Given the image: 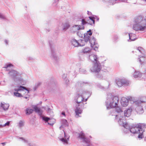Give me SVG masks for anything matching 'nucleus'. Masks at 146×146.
I'll return each mask as SVG.
<instances>
[{
    "instance_id": "obj_14",
    "label": "nucleus",
    "mask_w": 146,
    "mask_h": 146,
    "mask_svg": "<svg viewBox=\"0 0 146 146\" xmlns=\"http://www.w3.org/2000/svg\"><path fill=\"white\" fill-rule=\"evenodd\" d=\"M83 107H81L80 106H77V105H75L74 109L76 117L78 118L81 116V115L82 112V108Z\"/></svg>"
},
{
    "instance_id": "obj_38",
    "label": "nucleus",
    "mask_w": 146,
    "mask_h": 146,
    "mask_svg": "<svg viewBox=\"0 0 146 146\" xmlns=\"http://www.w3.org/2000/svg\"><path fill=\"white\" fill-rule=\"evenodd\" d=\"M19 141H21L25 143H28V141L26 139L23 137H19Z\"/></svg>"
},
{
    "instance_id": "obj_63",
    "label": "nucleus",
    "mask_w": 146,
    "mask_h": 146,
    "mask_svg": "<svg viewBox=\"0 0 146 146\" xmlns=\"http://www.w3.org/2000/svg\"><path fill=\"white\" fill-rule=\"evenodd\" d=\"M98 19H97V20H98Z\"/></svg>"
},
{
    "instance_id": "obj_54",
    "label": "nucleus",
    "mask_w": 146,
    "mask_h": 146,
    "mask_svg": "<svg viewBox=\"0 0 146 146\" xmlns=\"http://www.w3.org/2000/svg\"><path fill=\"white\" fill-rule=\"evenodd\" d=\"M127 34H129V33H127V32H124V33H123V35H124L125 36V35H127Z\"/></svg>"
},
{
    "instance_id": "obj_33",
    "label": "nucleus",
    "mask_w": 146,
    "mask_h": 146,
    "mask_svg": "<svg viewBox=\"0 0 146 146\" xmlns=\"http://www.w3.org/2000/svg\"><path fill=\"white\" fill-rule=\"evenodd\" d=\"M1 106L4 110H6L8 109L9 105V104H6L4 102L1 103Z\"/></svg>"
},
{
    "instance_id": "obj_15",
    "label": "nucleus",
    "mask_w": 146,
    "mask_h": 146,
    "mask_svg": "<svg viewBox=\"0 0 146 146\" xmlns=\"http://www.w3.org/2000/svg\"><path fill=\"white\" fill-rule=\"evenodd\" d=\"M135 105L141 104L146 102V96H141L139 97L138 100L133 102Z\"/></svg>"
},
{
    "instance_id": "obj_52",
    "label": "nucleus",
    "mask_w": 146,
    "mask_h": 146,
    "mask_svg": "<svg viewBox=\"0 0 146 146\" xmlns=\"http://www.w3.org/2000/svg\"><path fill=\"white\" fill-rule=\"evenodd\" d=\"M46 111H48V112H49V111L50 110V108L48 107H47V108H46Z\"/></svg>"
},
{
    "instance_id": "obj_3",
    "label": "nucleus",
    "mask_w": 146,
    "mask_h": 146,
    "mask_svg": "<svg viewBox=\"0 0 146 146\" xmlns=\"http://www.w3.org/2000/svg\"><path fill=\"white\" fill-rule=\"evenodd\" d=\"M101 66L99 62L94 63L90 68L91 72L96 74V76L100 79H105L107 76L110 68H106L101 70Z\"/></svg>"
},
{
    "instance_id": "obj_18",
    "label": "nucleus",
    "mask_w": 146,
    "mask_h": 146,
    "mask_svg": "<svg viewBox=\"0 0 146 146\" xmlns=\"http://www.w3.org/2000/svg\"><path fill=\"white\" fill-rule=\"evenodd\" d=\"M92 33L91 31V30H90L89 31H87V33L84 34V42H87L88 41L90 40V37L92 35Z\"/></svg>"
},
{
    "instance_id": "obj_44",
    "label": "nucleus",
    "mask_w": 146,
    "mask_h": 146,
    "mask_svg": "<svg viewBox=\"0 0 146 146\" xmlns=\"http://www.w3.org/2000/svg\"><path fill=\"white\" fill-rule=\"evenodd\" d=\"M77 35L80 37H83V35L82 34L79 32H76Z\"/></svg>"
},
{
    "instance_id": "obj_40",
    "label": "nucleus",
    "mask_w": 146,
    "mask_h": 146,
    "mask_svg": "<svg viewBox=\"0 0 146 146\" xmlns=\"http://www.w3.org/2000/svg\"><path fill=\"white\" fill-rule=\"evenodd\" d=\"M6 19V17L4 14L0 13V19L1 20H5Z\"/></svg>"
},
{
    "instance_id": "obj_37",
    "label": "nucleus",
    "mask_w": 146,
    "mask_h": 146,
    "mask_svg": "<svg viewBox=\"0 0 146 146\" xmlns=\"http://www.w3.org/2000/svg\"><path fill=\"white\" fill-rule=\"evenodd\" d=\"M88 21L86 22L84 19H83L81 20V25L80 26H82L84 27V26L88 24Z\"/></svg>"
},
{
    "instance_id": "obj_42",
    "label": "nucleus",
    "mask_w": 146,
    "mask_h": 146,
    "mask_svg": "<svg viewBox=\"0 0 146 146\" xmlns=\"http://www.w3.org/2000/svg\"><path fill=\"white\" fill-rule=\"evenodd\" d=\"M10 122L9 121H8L7 123H6L3 125H0V127H4L7 125L8 126L10 124Z\"/></svg>"
},
{
    "instance_id": "obj_29",
    "label": "nucleus",
    "mask_w": 146,
    "mask_h": 146,
    "mask_svg": "<svg viewBox=\"0 0 146 146\" xmlns=\"http://www.w3.org/2000/svg\"><path fill=\"white\" fill-rule=\"evenodd\" d=\"M68 126V123L67 120L64 119H62L61 121V125L60 127V129H62L64 127Z\"/></svg>"
},
{
    "instance_id": "obj_62",
    "label": "nucleus",
    "mask_w": 146,
    "mask_h": 146,
    "mask_svg": "<svg viewBox=\"0 0 146 146\" xmlns=\"http://www.w3.org/2000/svg\"><path fill=\"white\" fill-rule=\"evenodd\" d=\"M83 84H84V82H83Z\"/></svg>"
},
{
    "instance_id": "obj_39",
    "label": "nucleus",
    "mask_w": 146,
    "mask_h": 146,
    "mask_svg": "<svg viewBox=\"0 0 146 146\" xmlns=\"http://www.w3.org/2000/svg\"><path fill=\"white\" fill-rule=\"evenodd\" d=\"M119 0H110V3L111 5H113L118 1Z\"/></svg>"
},
{
    "instance_id": "obj_21",
    "label": "nucleus",
    "mask_w": 146,
    "mask_h": 146,
    "mask_svg": "<svg viewBox=\"0 0 146 146\" xmlns=\"http://www.w3.org/2000/svg\"><path fill=\"white\" fill-rule=\"evenodd\" d=\"M136 105L137 106V107L135 108V110L137 113L139 114L143 113L144 111L141 104Z\"/></svg>"
},
{
    "instance_id": "obj_51",
    "label": "nucleus",
    "mask_w": 146,
    "mask_h": 146,
    "mask_svg": "<svg viewBox=\"0 0 146 146\" xmlns=\"http://www.w3.org/2000/svg\"><path fill=\"white\" fill-rule=\"evenodd\" d=\"M98 87L100 89H102L104 90H105L103 86H102L100 85H99V86H98Z\"/></svg>"
},
{
    "instance_id": "obj_47",
    "label": "nucleus",
    "mask_w": 146,
    "mask_h": 146,
    "mask_svg": "<svg viewBox=\"0 0 146 146\" xmlns=\"http://www.w3.org/2000/svg\"><path fill=\"white\" fill-rule=\"evenodd\" d=\"M64 80L65 81V83L66 85H67L69 83V80L68 79H66V80Z\"/></svg>"
},
{
    "instance_id": "obj_49",
    "label": "nucleus",
    "mask_w": 146,
    "mask_h": 146,
    "mask_svg": "<svg viewBox=\"0 0 146 146\" xmlns=\"http://www.w3.org/2000/svg\"><path fill=\"white\" fill-rule=\"evenodd\" d=\"M27 59L29 60H33L34 59V58L32 57L29 56L27 58Z\"/></svg>"
},
{
    "instance_id": "obj_60",
    "label": "nucleus",
    "mask_w": 146,
    "mask_h": 146,
    "mask_svg": "<svg viewBox=\"0 0 146 146\" xmlns=\"http://www.w3.org/2000/svg\"><path fill=\"white\" fill-rule=\"evenodd\" d=\"M55 0V2H57L58 1V0Z\"/></svg>"
},
{
    "instance_id": "obj_8",
    "label": "nucleus",
    "mask_w": 146,
    "mask_h": 146,
    "mask_svg": "<svg viewBox=\"0 0 146 146\" xmlns=\"http://www.w3.org/2000/svg\"><path fill=\"white\" fill-rule=\"evenodd\" d=\"M69 138V136L66 134L63 130L62 131V134H60L58 137L59 141L63 144L65 145L68 144Z\"/></svg>"
},
{
    "instance_id": "obj_13",
    "label": "nucleus",
    "mask_w": 146,
    "mask_h": 146,
    "mask_svg": "<svg viewBox=\"0 0 146 146\" xmlns=\"http://www.w3.org/2000/svg\"><path fill=\"white\" fill-rule=\"evenodd\" d=\"M84 27L80 26L79 25H74L70 29V31L71 33H74L77 32L79 30H83Z\"/></svg>"
},
{
    "instance_id": "obj_6",
    "label": "nucleus",
    "mask_w": 146,
    "mask_h": 146,
    "mask_svg": "<svg viewBox=\"0 0 146 146\" xmlns=\"http://www.w3.org/2000/svg\"><path fill=\"white\" fill-rule=\"evenodd\" d=\"M127 124V126L128 127L127 128L124 127V129L123 131L125 133H127L130 131V132L134 134L135 135L137 136V138L139 140H140L144 137L143 134V131L139 127V125L137 124L134 125L132 126L131 128H129L128 124L124 121V124L125 123Z\"/></svg>"
},
{
    "instance_id": "obj_11",
    "label": "nucleus",
    "mask_w": 146,
    "mask_h": 146,
    "mask_svg": "<svg viewBox=\"0 0 146 146\" xmlns=\"http://www.w3.org/2000/svg\"><path fill=\"white\" fill-rule=\"evenodd\" d=\"M116 84L119 87H121L123 85H128L129 81L124 78H119L116 80Z\"/></svg>"
},
{
    "instance_id": "obj_34",
    "label": "nucleus",
    "mask_w": 146,
    "mask_h": 146,
    "mask_svg": "<svg viewBox=\"0 0 146 146\" xmlns=\"http://www.w3.org/2000/svg\"><path fill=\"white\" fill-rule=\"evenodd\" d=\"M138 125H139V127L143 131V133L145 132V128L146 127V124L145 123H138L137 124Z\"/></svg>"
},
{
    "instance_id": "obj_1",
    "label": "nucleus",
    "mask_w": 146,
    "mask_h": 146,
    "mask_svg": "<svg viewBox=\"0 0 146 146\" xmlns=\"http://www.w3.org/2000/svg\"><path fill=\"white\" fill-rule=\"evenodd\" d=\"M92 92L86 91L84 89H80L76 95L74 99L75 105L84 107V105L86 104V102L91 95Z\"/></svg>"
},
{
    "instance_id": "obj_27",
    "label": "nucleus",
    "mask_w": 146,
    "mask_h": 146,
    "mask_svg": "<svg viewBox=\"0 0 146 146\" xmlns=\"http://www.w3.org/2000/svg\"><path fill=\"white\" fill-rule=\"evenodd\" d=\"M21 90V92L22 93V94L23 96H28L29 93V91L27 90L25 87H24L23 88H22Z\"/></svg>"
},
{
    "instance_id": "obj_43",
    "label": "nucleus",
    "mask_w": 146,
    "mask_h": 146,
    "mask_svg": "<svg viewBox=\"0 0 146 146\" xmlns=\"http://www.w3.org/2000/svg\"><path fill=\"white\" fill-rule=\"evenodd\" d=\"M79 71L82 73L84 74L86 72V70L84 69H80Z\"/></svg>"
},
{
    "instance_id": "obj_36",
    "label": "nucleus",
    "mask_w": 146,
    "mask_h": 146,
    "mask_svg": "<svg viewBox=\"0 0 146 146\" xmlns=\"http://www.w3.org/2000/svg\"><path fill=\"white\" fill-rule=\"evenodd\" d=\"M91 50V49L90 48L86 47L83 50V52L84 53H87L90 52Z\"/></svg>"
},
{
    "instance_id": "obj_35",
    "label": "nucleus",
    "mask_w": 146,
    "mask_h": 146,
    "mask_svg": "<svg viewBox=\"0 0 146 146\" xmlns=\"http://www.w3.org/2000/svg\"><path fill=\"white\" fill-rule=\"evenodd\" d=\"M33 111V110L29 108H27L26 109V114L27 115H29L32 113Z\"/></svg>"
},
{
    "instance_id": "obj_50",
    "label": "nucleus",
    "mask_w": 146,
    "mask_h": 146,
    "mask_svg": "<svg viewBox=\"0 0 146 146\" xmlns=\"http://www.w3.org/2000/svg\"><path fill=\"white\" fill-rule=\"evenodd\" d=\"M102 1L104 3H110V0H102Z\"/></svg>"
},
{
    "instance_id": "obj_7",
    "label": "nucleus",
    "mask_w": 146,
    "mask_h": 146,
    "mask_svg": "<svg viewBox=\"0 0 146 146\" xmlns=\"http://www.w3.org/2000/svg\"><path fill=\"white\" fill-rule=\"evenodd\" d=\"M8 74L16 83L24 85L26 82L24 79V76L25 75L24 74H20L17 71L13 70L9 72Z\"/></svg>"
},
{
    "instance_id": "obj_58",
    "label": "nucleus",
    "mask_w": 146,
    "mask_h": 146,
    "mask_svg": "<svg viewBox=\"0 0 146 146\" xmlns=\"http://www.w3.org/2000/svg\"><path fill=\"white\" fill-rule=\"evenodd\" d=\"M13 86H14V85H10L9 86V87L10 88H11V87H12Z\"/></svg>"
},
{
    "instance_id": "obj_19",
    "label": "nucleus",
    "mask_w": 146,
    "mask_h": 146,
    "mask_svg": "<svg viewBox=\"0 0 146 146\" xmlns=\"http://www.w3.org/2000/svg\"><path fill=\"white\" fill-rule=\"evenodd\" d=\"M120 103L122 106L125 107L128 105L129 100L127 98L125 97H123L121 98Z\"/></svg>"
},
{
    "instance_id": "obj_31",
    "label": "nucleus",
    "mask_w": 146,
    "mask_h": 146,
    "mask_svg": "<svg viewBox=\"0 0 146 146\" xmlns=\"http://www.w3.org/2000/svg\"><path fill=\"white\" fill-rule=\"evenodd\" d=\"M51 57L55 60L58 59V56L56 53V51L53 49H51Z\"/></svg>"
},
{
    "instance_id": "obj_48",
    "label": "nucleus",
    "mask_w": 146,
    "mask_h": 146,
    "mask_svg": "<svg viewBox=\"0 0 146 146\" xmlns=\"http://www.w3.org/2000/svg\"><path fill=\"white\" fill-rule=\"evenodd\" d=\"M4 42L6 45L8 44L9 41L7 39H5L4 41Z\"/></svg>"
},
{
    "instance_id": "obj_16",
    "label": "nucleus",
    "mask_w": 146,
    "mask_h": 146,
    "mask_svg": "<svg viewBox=\"0 0 146 146\" xmlns=\"http://www.w3.org/2000/svg\"><path fill=\"white\" fill-rule=\"evenodd\" d=\"M91 47L95 50H98L99 45L96 42L95 39L94 38H91L90 40Z\"/></svg>"
},
{
    "instance_id": "obj_12",
    "label": "nucleus",
    "mask_w": 146,
    "mask_h": 146,
    "mask_svg": "<svg viewBox=\"0 0 146 146\" xmlns=\"http://www.w3.org/2000/svg\"><path fill=\"white\" fill-rule=\"evenodd\" d=\"M24 88V86H20L17 87L14 89V90L15 91L14 92V96L17 97H23L22 93L21 92V90L22 88Z\"/></svg>"
},
{
    "instance_id": "obj_26",
    "label": "nucleus",
    "mask_w": 146,
    "mask_h": 146,
    "mask_svg": "<svg viewBox=\"0 0 146 146\" xmlns=\"http://www.w3.org/2000/svg\"><path fill=\"white\" fill-rule=\"evenodd\" d=\"M41 117L43 120L45 121L46 123L47 122L48 124L49 125H52L54 123V122L51 123L50 121L48 122V121L50 119V118L49 117H46L45 116H42Z\"/></svg>"
},
{
    "instance_id": "obj_5",
    "label": "nucleus",
    "mask_w": 146,
    "mask_h": 146,
    "mask_svg": "<svg viewBox=\"0 0 146 146\" xmlns=\"http://www.w3.org/2000/svg\"><path fill=\"white\" fill-rule=\"evenodd\" d=\"M110 115L115 116L116 120L120 125H122L123 127L127 128L128 127L127 123L124 124L125 118L123 115V111L120 107L115 108V110H113L111 111Z\"/></svg>"
},
{
    "instance_id": "obj_23",
    "label": "nucleus",
    "mask_w": 146,
    "mask_h": 146,
    "mask_svg": "<svg viewBox=\"0 0 146 146\" xmlns=\"http://www.w3.org/2000/svg\"><path fill=\"white\" fill-rule=\"evenodd\" d=\"M61 25L63 30L64 31H66L70 27L69 23L68 22L62 23Z\"/></svg>"
},
{
    "instance_id": "obj_59",
    "label": "nucleus",
    "mask_w": 146,
    "mask_h": 146,
    "mask_svg": "<svg viewBox=\"0 0 146 146\" xmlns=\"http://www.w3.org/2000/svg\"><path fill=\"white\" fill-rule=\"evenodd\" d=\"M88 15H90L91 14V13L90 12H89L88 11Z\"/></svg>"
},
{
    "instance_id": "obj_32",
    "label": "nucleus",
    "mask_w": 146,
    "mask_h": 146,
    "mask_svg": "<svg viewBox=\"0 0 146 146\" xmlns=\"http://www.w3.org/2000/svg\"><path fill=\"white\" fill-rule=\"evenodd\" d=\"M89 19L87 21L88 22V24L92 25L94 24L95 17L94 16H90L89 17Z\"/></svg>"
},
{
    "instance_id": "obj_2",
    "label": "nucleus",
    "mask_w": 146,
    "mask_h": 146,
    "mask_svg": "<svg viewBox=\"0 0 146 146\" xmlns=\"http://www.w3.org/2000/svg\"><path fill=\"white\" fill-rule=\"evenodd\" d=\"M132 29L135 31L144 32L146 31V17L139 16L134 18Z\"/></svg>"
},
{
    "instance_id": "obj_46",
    "label": "nucleus",
    "mask_w": 146,
    "mask_h": 146,
    "mask_svg": "<svg viewBox=\"0 0 146 146\" xmlns=\"http://www.w3.org/2000/svg\"><path fill=\"white\" fill-rule=\"evenodd\" d=\"M41 83L40 82H38L35 85V87L37 88L38 86L40 85Z\"/></svg>"
},
{
    "instance_id": "obj_53",
    "label": "nucleus",
    "mask_w": 146,
    "mask_h": 146,
    "mask_svg": "<svg viewBox=\"0 0 146 146\" xmlns=\"http://www.w3.org/2000/svg\"><path fill=\"white\" fill-rule=\"evenodd\" d=\"M23 97H24L25 99H27L29 97V95L28 96H23Z\"/></svg>"
},
{
    "instance_id": "obj_28",
    "label": "nucleus",
    "mask_w": 146,
    "mask_h": 146,
    "mask_svg": "<svg viewBox=\"0 0 146 146\" xmlns=\"http://www.w3.org/2000/svg\"><path fill=\"white\" fill-rule=\"evenodd\" d=\"M33 108L35 112L37 113L39 115L41 116L42 115L43 111L40 108H38L36 106H34Z\"/></svg>"
},
{
    "instance_id": "obj_30",
    "label": "nucleus",
    "mask_w": 146,
    "mask_h": 146,
    "mask_svg": "<svg viewBox=\"0 0 146 146\" xmlns=\"http://www.w3.org/2000/svg\"><path fill=\"white\" fill-rule=\"evenodd\" d=\"M13 67V65L11 64L8 63L5 64L4 68L8 71H10L11 70H13L12 68Z\"/></svg>"
},
{
    "instance_id": "obj_10",
    "label": "nucleus",
    "mask_w": 146,
    "mask_h": 146,
    "mask_svg": "<svg viewBox=\"0 0 146 146\" xmlns=\"http://www.w3.org/2000/svg\"><path fill=\"white\" fill-rule=\"evenodd\" d=\"M78 138L85 142L86 145H84V146H92V144L90 143V141L88 138H86L85 134L83 131H81L79 134Z\"/></svg>"
},
{
    "instance_id": "obj_4",
    "label": "nucleus",
    "mask_w": 146,
    "mask_h": 146,
    "mask_svg": "<svg viewBox=\"0 0 146 146\" xmlns=\"http://www.w3.org/2000/svg\"><path fill=\"white\" fill-rule=\"evenodd\" d=\"M119 98L117 96H113L110 93L107 94L105 102V105L107 110L112 108L120 107Z\"/></svg>"
},
{
    "instance_id": "obj_45",
    "label": "nucleus",
    "mask_w": 146,
    "mask_h": 146,
    "mask_svg": "<svg viewBox=\"0 0 146 146\" xmlns=\"http://www.w3.org/2000/svg\"><path fill=\"white\" fill-rule=\"evenodd\" d=\"M67 76V75L66 74H64L62 75V78L64 79V80H66V79H67L66 78Z\"/></svg>"
},
{
    "instance_id": "obj_56",
    "label": "nucleus",
    "mask_w": 146,
    "mask_h": 146,
    "mask_svg": "<svg viewBox=\"0 0 146 146\" xmlns=\"http://www.w3.org/2000/svg\"><path fill=\"white\" fill-rule=\"evenodd\" d=\"M62 114L64 116L65 115V113L64 112H62Z\"/></svg>"
},
{
    "instance_id": "obj_22",
    "label": "nucleus",
    "mask_w": 146,
    "mask_h": 146,
    "mask_svg": "<svg viewBox=\"0 0 146 146\" xmlns=\"http://www.w3.org/2000/svg\"><path fill=\"white\" fill-rule=\"evenodd\" d=\"M89 60L92 62L94 63L98 62V60L97 56L94 54H91L89 56Z\"/></svg>"
},
{
    "instance_id": "obj_25",
    "label": "nucleus",
    "mask_w": 146,
    "mask_h": 146,
    "mask_svg": "<svg viewBox=\"0 0 146 146\" xmlns=\"http://www.w3.org/2000/svg\"><path fill=\"white\" fill-rule=\"evenodd\" d=\"M142 73L139 71H135L134 72L133 74V77L136 79H139L142 76Z\"/></svg>"
},
{
    "instance_id": "obj_55",
    "label": "nucleus",
    "mask_w": 146,
    "mask_h": 146,
    "mask_svg": "<svg viewBox=\"0 0 146 146\" xmlns=\"http://www.w3.org/2000/svg\"><path fill=\"white\" fill-rule=\"evenodd\" d=\"M143 72H144V73L146 75V68H145L144 69Z\"/></svg>"
},
{
    "instance_id": "obj_20",
    "label": "nucleus",
    "mask_w": 146,
    "mask_h": 146,
    "mask_svg": "<svg viewBox=\"0 0 146 146\" xmlns=\"http://www.w3.org/2000/svg\"><path fill=\"white\" fill-rule=\"evenodd\" d=\"M129 39L127 40L128 42L133 41L137 38V37L136 35L132 33H129L128 34Z\"/></svg>"
},
{
    "instance_id": "obj_61",
    "label": "nucleus",
    "mask_w": 146,
    "mask_h": 146,
    "mask_svg": "<svg viewBox=\"0 0 146 146\" xmlns=\"http://www.w3.org/2000/svg\"><path fill=\"white\" fill-rule=\"evenodd\" d=\"M131 99H132V97H131Z\"/></svg>"
},
{
    "instance_id": "obj_57",
    "label": "nucleus",
    "mask_w": 146,
    "mask_h": 146,
    "mask_svg": "<svg viewBox=\"0 0 146 146\" xmlns=\"http://www.w3.org/2000/svg\"><path fill=\"white\" fill-rule=\"evenodd\" d=\"M142 2L146 3V0H141Z\"/></svg>"
},
{
    "instance_id": "obj_9",
    "label": "nucleus",
    "mask_w": 146,
    "mask_h": 146,
    "mask_svg": "<svg viewBox=\"0 0 146 146\" xmlns=\"http://www.w3.org/2000/svg\"><path fill=\"white\" fill-rule=\"evenodd\" d=\"M136 52H139L141 54L139 55L138 60L141 64H142L145 61V55L144 54L145 51L141 47H139L136 49Z\"/></svg>"
},
{
    "instance_id": "obj_17",
    "label": "nucleus",
    "mask_w": 146,
    "mask_h": 146,
    "mask_svg": "<svg viewBox=\"0 0 146 146\" xmlns=\"http://www.w3.org/2000/svg\"><path fill=\"white\" fill-rule=\"evenodd\" d=\"M84 42V40H80L78 41L75 39H73L71 40L72 43L74 47L84 46L85 45L83 43Z\"/></svg>"
},
{
    "instance_id": "obj_24",
    "label": "nucleus",
    "mask_w": 146,
    "mask_h": 146,
    "mask_svg": "<svg viewBox=\"0 0 146 146\" xmlns=\"http://www.w3.org/2000/svg\"><path fill=\"white\" fill-rule=\"evenodd\" d=\"M132 109L130 107L127 109L126 110H125L124 111V116L125 117H128L130 116L131 114ZM126 119V118H125Z\"/></svg>"
},
{
    "instance_id": "obj_41",
    "label": "nucleus",
    "mask_w": 146,
    "mask_h": 146,
    "mask_svg": "<svg viewBox=\"0 0 146 146\" xmlns=\"http://www.w3.org/2000/svg\"><path fill=\"white\" fill-rule=\"evenodd\" d=\"M24 125V122L23 121L20 120L19 123V125L20 127H23Z\"/></svg>"
}]
</instances>
